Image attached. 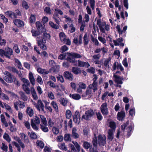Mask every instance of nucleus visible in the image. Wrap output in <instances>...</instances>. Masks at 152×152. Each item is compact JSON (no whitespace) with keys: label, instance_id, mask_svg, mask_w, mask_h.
<instances>
[{"label":"nucleus","instance_id":"10","mask_svg":"<svg viewBox=\"0 0 152 152\" xmlns=\"http://www.w3.org/2000/svg\"><path fill=\"white\" fill-rule=\"evenodd\" d=\"M36 26L38 30L41 31V32L43 33L44 31H46L45 25L43 26L41 23L39 21H37L35 23Z\"/></svg>","mask_w":152,"mask_h":152},{"label":"nucleus","instance_id":"20","mask_svg":"<svg viewBox=\"0 0 152 152\" xmlns=\"http://www.w3.org/2000/svg\"><path fill=\"white\" fill-rule=\"evenodd\" d=\"M14 19H16V18H18L21 15V12L19 10L17 9L14 12Z\"/></svg>","mask_w":152,"mask_h":152},{"label":"nucleus","instance_id":"34","mask_svg":"<svg viewBox=\"0 0 152 152\" xmlns=\"http://www.w3.org/2000/svg\"><path fill=\"white\" fill-rule=\"evenodd\" d=\"M31 124L32 128L34 130L36 131H37L38 130L39 128L35 124L34 122L33 119H31Z\"/></svg>","mask_w":152,"mask_h":152},{"label":"nucleus","instance_id":"29","mask_svg":"<svg viewBox=\"0 0 152 152\" xmlns=\"http://www.w3.org/2000/svg\"><path fill=\"white\" fill-rule=\"evenodd\" d=\"M83 39L84 46L87 45L89 43V39L87 33L85 34L84 35Z\"/></svg>","mask_w":152,"mask_h":152},{"label":"nucleus","instance_id":"44","mask_svg":"<svg viewBox=\"0 0 152 152\" xmlns=\"http://www.w3.org/2000/svg\"><path fill=\"white\" fill-rule=\"evenodd\" d=\"M3 137L8 142H10L11 141V139L7 134L5 133L3 135Z\"/></svg>","mask_w":152,"mask_h":152},{"label":"nucleus","instance_id":"25","mask_svg":"<svg viewBox=\"0 0 152 152\" xmlns=\"http://www.w3.org/2000/svg\"><path fill=\"white\" fill-rule=\"evenodd\" d=\"M27 86V85L25 84H23L22 85L23 90L26 93L28 94H29L30 93V90L29 88L28 87V86Z\"/></svg>","mask_w":152,"mask_h":152},{"label":"nucleus","instance_id":"24","mask_svg":"<svg viewBox=\"0 0 152 152\" xmlns=\"http://www.w3.org/2000/svg\"><path fill=\"white\" fill-rule=\"evenodd\" d=\"M92 146L91 144L87 141H84L83 143V147L86 149H90V148H92Z\"/></svg>","mask_w":152,"mask_h":152},{"label":"nucleus","instance_id":"35","mask_svg":"<svg viewBox=\"0 0 152 152\" xmlns=\"http://www.w3.org/2000/svg\"><path fill=\"white\" fill-rule=\"evenodd\" d=\"M38 105L36 106L37 110H40V107H43L44 106V104L41 100H39L37 102Z\"/></svg>","mask_w":152,"mask_h":152},{"label":"nucleus","instance_id":"51","mask_svg":"<svg viewBox=\"0 0 152 152\" xmlns=\"http://www.w3.org/2000/svg\"><path fill=\"white\" fill-rule=\"evenodd\" d=\"M60 149L64 150L65 151H66L67 150V148L65 146V143H61L60 145V146L59 145H58Z\"/></svg>","mask_w":152,"mask_h":152},{"label":"nucleus","instance_id":"32","mask_svg":"<svg viewBox=\"0 0 152 152\" xmlns=\"http://www.w3.org/2000/svg\"><path fill=\"white\" fill-rule=\"evenodd\" d=\"M36 20V17L34 15L31 14L29 18V22L31 23H34Z\"/></svg>","mask_w":152,"mask_h":152},{"label":"nucleus","instance_id":"63","mask_svg":"<svg viewBox=\"0 0 152 152\" xmlns=\"http://www.w3.org/2000/svg\"><path fill=\"white\" fill-rule=\"evenodd\" d=\"M41 56L42 58H48V55L46 51H43L41 52Z\"/></svg>","mask_w":152,"mask_h":152},{"label":"nucleus","instance_id":"38","mask_svg":"<svg viewBox=\"0 0 152 152\" xmlns=\"http://www.w3.org/2000/svg\"><path fill=\"white\" fill-rule=\"evenodd\" d=\"M127 128L128 129V130L127 135V137H129L131 135L132 132V124H131L127 127Z\"/></svg>","mask_w":152,"mask_h":152},{"label":"nucleus","instance_id":"59","mask_svg":"<svg viewBox=\"0 0 152 152\" xmlns=\"http://www.w3.org/2000/svg\"><path fill=\"white\" fill-rule=\"evenodd\" d=\"M95 69L94 68L91 67L90 68L88 69L87 71L89 73L94 74L95 73Z\"/></svg>","mask_w":152,"mask_h":152},{"label":"nucleus","instance_id":"58","mask_svg":"<svg viewBox=\"0 0 152 152\" xmlns=\"http://www.w3.org/2000/svg\"><path fill=\"white\" fill-rule=\"evenodd\" d=\"M18 143L20 145V146L21 148L23 149H24L25 148V145L24 144L21 142L20 139L19 137L16 140Z\"/></svg>","mask_w":152,"mask_h":152},{"label":"nucleus","instance_id":"9","mask_svg":"<svg viewBox=\"0 0 152 152\" xmlns=\"http://www.w3.org/2000/svg\"><path fill=\"white\" fill-rule=\"evenodd\" d=\"M63 75L66 79L69 81H72L74 78L73 74L71 72L68 71L64 72Z\"/></svg>","mask_w":152,"mask_h":152},{"label":"nucleus","instance_id":"3","mask_svg":"<svg viewBox=\"0 0 152 152\" xmlns=\"http://www.w3.org/2000/svg\"><path fill=\"white\" fill-rule=\"evenodd\" d=\"M13 53L12 49L8 47H6L4 50L0 49V56H4L9 59L11 58V56L13 55Z\"/></svg>","mask_w":152,"mask_h":152},{"label":"nucleus","instance_id":"5","mask_svg":"<svg viewBox=\"0 0 152 152\" xmlns=\"http://www.w3.org/2000/svg\"><path fill=\"white\" fill-rule=\"evenodd\" d=\"M85 115H83L82 117V120L84 119L86 121L90 120L94 115L95 113L92 109H89L85 111Z\"/></svg>","mask_w":152,"mask_h":152},{"label":"nucleus","instance_id":"23","mask_svg":"<svg viewBox=\"0 0 152 152\" xmlns=\"http://www.w3.org/2000/svg\"><path fill=\"white\" fill-rule=\"evenodd\" d=\"M26 113L30 117H31L34 114L33 110L30 107H28L26 109Z\"/></svg>","mask_w":152,"mask_h":152},{"label":"nucleus","instance_id":"62","mask_svg":"<svg viewBox=\"0 0 152 152\" xmlns=\"http://www.w3.org/2000/svg\"><path fill=\"white\" fill-rule=\"evenodd\" d=\"M57 79L58 80L60 81L62 83L64 82V78L61 75H58L57 77Z\"/></svg>","mask_w":152,"mask_h":152},{"label":"nucleus","instance_id":"15","mask_svg":"<svg viewBox=\"0 0 152 152\" xmlns=\"http://www.w3.org/2000/svg\"><path fill=\"white\" fill-rule=\"evenodd\" d=\"M125 113L124 111H121L118 113L117 117L118 119L122 120L125 117Z\"/></svg>","mask_w":152,"mask_h":152},{"label":"nucleus","instance_id":"27","mask_svg":"<svg viewBox=\"0 0 152 152\" xmlns=\"http://www.w3.org/2000/svg\"><path fill=\"white\" fill-rule=\"evenodd\" d=\"M40 118H41L42 123L45 126L48 125L47 121L46 120V118L44 115H39Z\"/></svg>","mask_w":152,"mask_h":152},{"label":"nucleus","instance_id":"4","mask_svg":"<svg viewBox=\"0 0 152 152\" xmlns=\"http://www.w3.org/2000/svg\"><path fill=\"white\" fill-rule=\"evenodd\" d=\"M97 24L98 26L100 31L103 33H105V30L109 31L110 30V26L106 24L105 21L102 22L100 18L98 19L97 20Z\"/></svg>","mask_w":152,"mask_h":152},{"label":"nucleus","instance_id":"16","mask_svg":"<svg viewBox=\"0 0 152 152\" xmlns=\"http://www.w3.org/2000/svg\"><path fill=\"white\" fill-rule=\"evenodd\" d=\"M77 129L76 128H73L72 130V136L75 139H77L79 137V135L76 133Z\"/></svg>","mask_w":152,"mask_h":152},{"label":"nucleus","instance_id":"13","mask_svg":"<svg viewBox=\"0 0 152 152\" xmlns=\"http://www.w3.org/2000/svg\"><path fill=\"white\" fill-rule=\"evenodd\" d=\"M71 71L74 74L76 75L80 74L81 73V71L80 68L77 67H72Z\"/></svg>","mask_w":152,"mask_h":152},{"label":"nucleus","instance_id":"48","mask_svg":"<svg viewBox=\"0 0 152 152\" xmlns=\"http://www.w3.org/2000/svg\"><path fill=\"white\" fill-rule=\"evenodd\" d=\"M129 121H128L126 123H124L121 126V128L122 130L124 131L126 127L129 124Z\"/></svg>","mask_w":152,"mask_h":152},{"label":"nucleus","instance_id":"46","mask_svg":"<svg viewBox=\"0 0 152 152\" xmlns=\"http://www.w3.org/2000/svg\"><path fill=\"white\" fill-rule=\"evenodd\" d=\"M72 116L71 112L70 110H66V116L67 118L69 119Z\"/></svg>","mask_w":152,"mask_h":152},{"label":"nucleus","instance_id":"8","mask_svg":"<svg viewBox=\"0 0 152 152\" xmlns=\"http://www.w3.org/2000/svg\"><path fill=\"white\" fill-rule=\"evenodd\" d=\"M113 77L114 78V81L117 84H122L123 83L122 80H124L123 77L118 76L115 74H114Z\"/></svg>","mask_w":152,"mask_h":152},{"label":"nucleus","instance_id":"45","mask_svg":"<svg viewBox=\"0 0 152 152\" xmlns=\"http://www.w3.org/2000/svg\"><path fill=\"white\" fill-rule=\"evenodd\" d=\"M60 102L63 106H65L67 105V101L65 100L64 98H61L60 100Z\"/></svg>","mask_w":152,"mask_h":152},{"label":"nucleus","instance_id":"11","mask_svg":"<svg viewBox=\"0 0 152 152\" xmlns=\"http://www.w3.org/2000/svg\"><path fill=\"white\" fill-rule=\"evenodd\" d=\"M98 137L99 145L104 146L106 142L105 137H103L102 135L99 134L98 135Z\"/></svg>","mask_w":152,"mask_h":152},{"label":"nucleus","instance_id":"50","mask_svg":"<svg viewBox=\"0 0 152 152\" xmlns=\"http://www.w3.org/2000/svg\"><path fill=\"white\" fill-rule=\"evenodd\" d=\"M70 135L69 134H65L64 137V140L66 141H71V139L70 137Z\"/></svg>","mask_w":152,"mask_h":152},{"label":"nucleus","instance_id":"60","mask_svg":"<svg viewBox=\"0 0 152 152\" xmlns=\"http://www.w3.org/2000/svg\"><path fill=\"white\" fill-rule=\"evenodd\" d=\"M2 146L1 148L2 150L5 152H7V151L8 147L7 145H6L4 143H2Z\"/></svg>","mask_w":152,"mask_h":152},{"label":"nucleus","instance_id":"40","mask_svg":"<svg viewBox=\"0 0 152 152\" xmlns=\"http://www.w3.org/2000/svg\"><path fill=\"white\" fill-rule=\"evenodd\" d=\"M62 42H64V43L68 45H70L71 44V41L69 38H64L62 39Z\"/></svg>","mask_w":152,"mask_h":152},{"label":"nucleus","instance_id":"43","mask_svg":"<svg viewBox=\"0 0 152 152\" xmlns=\"http://www.w3.org/2000/svg\"><path fill=\"white\" fill-rule=\"evenodd\" d=\"M110 58L104 61V65L105 67L106 68H109V63L110 61Z\"/></svg>","mask_w":152,"mask_h":152},{"label":"nucleus","instance_id":"57","mask_svg":"<svg viewBox=\"0 0 152 152\" xmlns=\"http://www.w3.org/2000/svg\"><path fill=\"white\" fill-rule=\"evenodd\" d=\"M91 41L92 42L94 43L95 45L98 46L99 45V42H98L97 39L96 38H94L93 36H91Z\"/></svg>","mask_w":152,"mask_h":152},{"label":"nucleus","instance_id":"41","mask_svg":"<svg viewBox=\"0 0 152 152\" xmlns=\"http://www.w3.org/2000/svg\"><path fill=\"white\" fill-rule=\"evenodd\" d=\"M13 49L16 53L19 54L20 53V50L17 44H15L13 47Z\"/></svg>","mask_w":152,"mask_h":152},{"label":"nucleus","instance_id":"36","mask_svg":"<svg viewBox=\"0 0 152 152\" xmlns=\"http://www.w3.org/2000/svg\"><path fill=\"white\" fill-rule=\"evenodd\" d=\"M49 24L50 27L56 29H58L59 28L58 26L54 24V23L52 21H50L49 22Z\"/></svg>","mask_w":152,"mask_h":152},{"label":"nucleus","instance_id":"61","mask_svg":"<svg viewBox=\"0 0 152 152\" xmlns=\"http://www.w3.org/2000/svg\"><path fill=\"white\" fill-rule=\"evenodd\" d=\"M0 95L1 96V98L3 100H9V97L7 96L5 94L3 93H1V94H0Z\"/></svg>","mask_w":152,"mask_h":152},{"label":"nucleus","instance_id":"49","mask_svg":"<svg viewBox=\"0 0 152 152\" xmlns=\"http://www.w3.org/2000/svg\"><path fill=\"white\" fill-rule=\"evenodd\" d=\"M109 126L112 129L114 130L116 127L115 123L114 121H110L109 123Z\"/></svg>","mask_w":152,"mask_h":152},{"label":"nucleus","instance_id":"26","mask_svg":"<svg viewBox=\"0 0 152 152\" xmlns=\"http://www.w3.org/2000/svg\"><path fill=\"white\" fill-rule=\"evenodd\" d=\"M32 36L34 37H36L40 35V31L39 30H36L34 29H32L31 31Z\"/></svg>","mask_w":152,"mask_h":152},{"label":"nucleus","instance_id":"1","mask_svg":"<svg viewBox=\"0 0 152 152\" xmlns=\"http://www.w3.org/2000/svg\"><path fill=\"white\" fill-rule=\"evenodd\" d=\"M42 37H37V41L38 45L42 50H47V48L45 44L46 41L50 39V36L49 33L44 31Z\"/></svg>","mask_w":152,"mask_h":152},{"label":"nucleus","instance_id":"31","mask_svg":"<svg viewBox=\"0 0 152 152\" xmlns=\"http://www.w3.org/2000/svg\"><path fill=\"white\" fill-rule=\"evenodd\" d=\"M19 94L21 98L24 101H26L27 100V97L25 95L24 92L20 91L19 92Z\"/></svg>","mask_w":152,"mask_h":152},{"label":"nucleus","instance_id":"64","mask_svg":"<svg viewBox=\"0 0 152 152\" xmlns=\"http://www.w3.org/2000/svg\"><path fill=\"white\" fill-rule=\"evenodd\" d=\"M17 103L19 105V107L20 108H23L24 107L25 104L24 102L19 100L18 101Z\"/></svg>","mask_w":152,"mask_h":152},{"label":"nucleus","instance_id":"30","mask_svg":"<svg viewBox=\"0 0 152 152\" xmlns=\"http://www.w3.org/2000/svg\"><path fill=\"white\" fill-rule=\"evenodd\" d=\"M28 135L30 136V137L31 139H36L37 138V135L35 133L33 132H31V133L29 132H28Z\"/></svg>","mask_w":152,"mask_h":152},{"label":"nucleus","instance_id":"22","mask_svg":"<svg viewBox=\"0 0 152 152\" xmlns=\"http://www.w3.org/2000/svg\"><path fill=\"white\" fill-rule=\"evenodd\" d=\"M37 71L38 72L43 75L48 74L49 73V72L47 71L46 69H42L40 68L38 69Z\"/></svg>","mask_w":152,"mask_h":152},{"label":"nucleus","instance_id":"14","mask_svg":"<svg viewBox=\"0 0 152 152\" xmlns=\"http://www.w3.org/2000/svg\"><path fill=\"white\" fill-rule=\"evenodd\" d=\"M78 66L80 67L86 66L88 68L90 66V65L87 62H83L79 60L78 61Z\"/></svg>","mask_w":152,"mask_h":152},{"label":"nucleus","instance_id":"54","mask_svg":"<svg viewBox=\"0 0 152 152\" xmlns=\"http://www.w3.org/2000/svg\"><path fill=\"white\" fill-rule=\"evenodd\" d=\"M15 62L16 63H17L18 64V69H22V64L19 61V60L18 59H15Z\"/></svg>","mask_w":152,"mask_h":152},{"label":"nucleus","instance_id":"19","mask_svg":"<svg viewBox=\"0 0 152 152\" xmlns=\"http://www.w3.org/2000/svg\"><path fill=\"white\" fill-rule=\"evenodd\" d=\"M5 14L9 17L12 18L14 19V12L8 10L4 13Z\"/></svg>","mask_w":152,"mask_h":152},{"label":"nucleus","instance_id":"39","mask_svg":"<svg viewBox=\"0 0 152 152\" xmlns=\"http://www.w3.org/2000/svg\"><path fill=\"white\" fill-rule=\"evenodd\" d=\"M40 128L42 130L45 132H48L49 129L48 127H46L45 125H43V124H41L40 125Z\"/></svg>","mask_w":152,"mask_h":152},{"label":"nucleus","instance_id":"42","mask_svg":"<svg viewBox=\"0 0 152 152\" xmlns=\"http://www.w3.org/2000/svg\"><path fill=\"white\" fill-rule=\"evenodd\" d=\"M69 49L65 45L62 46L60 49V52L61 53H64L65 51L68 50Z\"/></svg>","mask_w":152,"mask_h":152},{"label":"nucleus","instance_id":"55","mask_svg":"<svg viewBox=\"0 0 152 152\" xmlns=\"http://www.w3.org/2000/svg\"><path fill=\"white\" fill-rule=\"evenodd\" d=\"M52 131L54 134L57 135L59 132V130L58 128L55 127H53Z\"/></svg>","mask_w":152,"mask_h":152},{"label":"nucleus","instance_id":"33","mask_svg":"<svg viewBox=\"0 0 152 152\" xmlns=\"http://www.w3.org/2000/svg\"><path fill=\"white\" fill-rule=\"evenodd\" d=\"M51 105L55 109L56 113H58V108L57 103L53 101L51 102Z\"/></svg>","mask_w":152,"mask_h":152},{"label":"nucleus","instance_id":"21","mask_svg":"<svg viewBox=\"0 0 152 152\" xmlns=\"http://www.w3.org/2000/svg\"><path fill=\"white\" fill-rule=\"evenodd\" d=\"M29 77L31 83L33 86H34L35 84V79L33 73L31 72H30L29 74Z\"/></svg>","mask_w":152,"mask_h":152},{"label":"nucleus","instance_id":"28","mask_svg":"<svg viewBox=\"0 0 152 152\" xmlns=\"http://www.w3.org/2000/svg\"><path fill=\"white\" fill-rule=\"evenodd\" d=\"M92 143L94 147L96 149V147L98 145V141L97 137L95 134L94 135V137H93L92 140Z\"/></svg>","mask_w":152,"mask_h":152},{"label":"nucleus","instance_id":"6","mask_svg":"<svg viewBox=\"0 0 152 152\" xmlns=\"http://www.w3.org/2000/svg\"><path fill=\"white\" fill-rule=\"evenodd\" d=\"M4 74L5 76L4 77V79L6 82L11 83L13 82V79L14 76L13 75L7 71H5Z\"/></svg>","mask_w":152,"mask_h":152},{"label":"nucleus","instance_id":"52","mask_svg":"<svg viewBox=\"0 0 152 152\" xmlns=\"http://www.w3.org/2000/svg\"><path fill=\"white\" fill-rule=\"evenodd\" d=\"M37 146H39L41 148H43L44 146V143L41 141L38 140L37 142Z\"/></svg>","mask_w":152,"mask_h":152},{"label":"nucleus","instance_id":"7","mask_svg":"<svg viewBox=\"0 0 152 152\" xmlns=\"http://www.w3.org/2000/svg\"><path fill=\"white\" fill-rule=\"evenodd\" d=\"M73 121L74 123L79 124L80 122V118L79 113L78 111H76L74 115H72Z\"/></svg>","mask_w":152,"mask_h":152},{"label":"nucleus","instance_id":"56","mask_svg":"<svg viewBox=\"0 0 152 152\" xmlns=\"http://www.w3.org/2000/svg\"><path fill=\"white\" fill-rule=\"evenodd\" d=\"M97 82H93L92 86L94 88L93 89L94 92H95L97 89Z\"/></svg>","mask_w":152,"mask_h":152},{"label":"nucleus","instance_id":"17","mask_svg":"<svg viewBox=\"0 0 152 152\" xmlns=\"http://www.w3.org/2000/svg\"><path fill=\"white\" fill-rule=\"evenodd\" d=\"M69 96L75 100H79L81 98V96L78 94H70L69 95Z\"/></svg>","mask_w":152,"mask_h":152},{"label":"nucleus","instance_id":"37","mask_svg":"<svg viewBox=\"0 0 152 152\" xmlns=\"http://www.w3.org/2000/svg\"><path fill=\"white\" fill-rule=\"evenodd\" d=\"M22 6L23 8L25 9L26 10H28L29 8V6L27 2L25 0H23L22 1Z\"/></svg>","mask_w":152,"mask_h":152},{"label":"nucleus","instance_id":"53","mask_svg":"<svg viewBox=\"0 0 152 152\" xmlns=\"http://www.w3.org/2000/svg\"><path fill=\"white\" fill-rule=\"evenodd\" d=\"M96 116L97 119L99 121H100L102 120L103 117L101 113L100 112H98L96 113Z\"/></svg>","mask_w":152,"mask_h":152},{"label":"nucleus","instance_id":"47","mask_svg":"<svg viewBox=\"0 0 152 152\" xmlns=\"http://www.w3.org/2000/svg\"><path fill=\"white\" fill-rule=\"evenodd\" d=\"M59 37L61 42H62V39L66 38V35L63 32H61L59 34Z\"/></svg>","mask_w":152,"mask_h":152},{"label":"nucleus","instance_id":"2","mask_svg":"<svg viewBox=\"0 0 152 152\" xmlns=\"http://www.w3.org/2000/svg\"><path fill=\"white\" fill-rule=\"evenodd\" d=\"M66 54L69 56L67 57L66 60L72 64H74V66H77V60H75V58H79L81 57L80 55L76 53L67 52Z\"/></svg>","mask_w":152,"mask_h":152},{"label":"nucleus","instance_id":"18","mask_svg":"<svg viewBox=\"0 0 152 152\" xmlns=\"http://www.w3.org/2000/svg\"><path fill=\"white\" fill-rule=\"evenodd\" d=\"M31 94L32 97L34 100H37L38 99V97L35 90L34 87H31Z\"/></svg>","mask_w":152,"mask_h":152},{"label":"nucleus","instance_id":"12","mask_svg":"<svg viewBox=\"0 0 152 152\" xmlns=\"http://www.w3.org/2000/svg\"><path fill=\"white\" fill-rule=\"evenodd\" d=\"M14 24L18 27H22L24 26V22L19 19H15L13 20Z\"/></svg>","mask_w":152,"mask_h":152}]
</instances>
